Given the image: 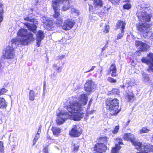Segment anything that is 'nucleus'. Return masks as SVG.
<instances>
[{
  "instance_id": "obj_1",
  "label": "nucleus",
  "mask_w": 153,
  "mask_h": 153,
  "mask_svg": "<svg viewBox=\"0 0 153 153\" xmlns=\"http://www.w3.org/2000/svg\"><path fill=\"white\" fill-rule=\"evenodd\" d=\"M79 98V102L74 101L67 107L68 111L71 114L69 115H73L74 120L76 121L80 120L84 117L83 107L86 104L88 99L87 95L84 94L80 95Z\"/></svg>"
},
{
  "instance_id": "obj_2",
  "label": "nucleus",
  "mask_w": 153,
  "mask_h": 153,
  "mask_svg": "<svg viewBox=\"0 0 153 153\" xmlns=\"http://www.w3.org/2000/svg\"><path fill=\"white\" fill-rule=\"evenodd\" d=\"M18 36L17 38L12 40L13 44L26 45L34 40L33 34L31 32H28L25 29H20L18 33Z\"/></svg>"
},
{
  "instance_id": "obj_3",
  "label": "nucleus",
  "mask_w": 153,
  "mask_h": 153,
  "mask_svg": "<svg viewBox=\"0 0 153 153\" xmlns=\"http://www.w3.org/2000/svg\"><path fill=\"white\" fill-rule=\"evenodd\" d=\"M69 0H56L53 1L52 6L54 11L55 14L54 18L56 19V24L58 26H60L62 23V19L61 18L59 12L60 5L62 6V9L64 11L66 10L69 9L70 7Z\"/></svg>"
},
{
  "instance_id": "obj_4",
  "label": "nucleus",
  "mask_w": 153,
  "mask_h": 153,
  "mask_svg": "<svg viewBox=\"0 0 153 153\" xmlns=\"http://www.w3.org/2000/svg\"><path fill=\"white\" fill-rule=\"evenodd\" d=\"M123 138L125 140H130L133 145L136 146L137 150L146 152H152L153 151V146L149 144L145 145L137 141L134 137L133 134L131 133H126L124 135Z\"/></svg>"
},
{
  "instance_id": "obj_5",
  "label": "nucleus",
  "mask_w": 153,
  "mask_h": 153,
  "mask_svg": "<svg viewBox=\"0 0 153 153\" xmlns=\"http://www.w3.org/2000/svg\"><path fill=\"white\" fill-rule=\"evenodd\" d=\"M119 100L116 98H108L106 101V108L110 111L111 115H115L119 113Z\"/></svg>"
},
{
  "instance_id": "obj_6",
  "label": "nucleus",
  "mask_w": 153,
  "mask_h": 153,
  "mask_svg": "<svg viewBox=\"0 0 153 153\" xmlns=\"http://www.w3.org/2000/svg\"><path fill=\"white\" fill-rule=\"evenodd\" d=\"M32 13H30L27 16L24 18L25 20L30 22L32 23V24H30L28 23H25L24 24L31 31L34 33H36V29L37 26L36 25L38 24V22L36 19H35Z\"/></svg>"
},
{
  "instance_id": "obj_7",
  "label": "nucleus",
  "mask_w": 153,
  "mask_h": 153,
  "mask_svg": "<svg viewBox=\"0 0 153 153\" xmlns=\"http://www.w3.org/2000/svg\"><path fill=\"white\" fill-rule=\"evenodd\" d=\"M107 138L105 137H100L97 140L98 143L94 148V150L96 152L94 153H102L103 152H105L107 149L105 144L107 143Z\"/></svg>"
},
{
  "instance_id": "obj_8",
  "label": "nucleus",
  "mask_w": 153,
  "mask_h": 153,
  "mask_svg": "<svg viewBox=\"0 0 153 153\" xmlns=\"http://www.w3.org/2000/svg\"><path fill=\"white\" fill-rule=\"evenodd\" d=\"M137 30L142 34H145L146 35H147L151 29V25L146 23L137 24Z\"/></svg>"
},
{
  "instance_id": "obj_9",
  "label": "nucleus",
  "mask_w": 153,
  "mask_h": 153,
  "mask_svg": "<svg viewBox=\"0 0 153 153\" xmlns=\"http://www.w3.org/2000/svg\"><path fill=\"white\" fill-rule=\"evenodd\" d=\"M143 63H146L149 65V69L148 71L149 72L153 71V53H149L147 55L146 58L143 57L141 59Z\"/></svg>"
},
{
  "instance_id": "obj_10",
  "label": "nucleus",
  "mask_w": 153,
  "mask_h": 153,
  "mask_svg": "<svg viewBox=\"0 0 153 153\" xmlns=\"http://www.w3.org/2000/svg\"><path fill=\"white\" fill-rule=\"evenodd\" d=\"M11 46H7L5 50V56L8 59H11L13 57L14 55V49L17 48L18 45L17 44H13V43L11 41Z\"/></svg>"
},
{
  "instance_id": "obj_11",
  "label": "nucleus",
  "mask_w": 153,
  "mask_h": 153,
  "mask_svg": "<svg viewBox=\"0 0 153 153\" xmlns=\"http://www.w3.org/2000/svg\"><path fill=\"white\" fill-rule=\"evenodd\" d=\"M137 14L139 20L141 22H149L150 21L151 15L145 11L138 12Z\"/></svg>"
},
{
  "instance_id": "obj_12",
  "label": "nucleus",
  "mask_w": 153,
  "mask_h": 153,
  "mask_svg": "<svg viewBox=\"0 0 153 153\" xmlns=\"http://www.w3.org/2000/svg\"><path fill=\"white\" fill-rule=\"evenodd\" d=\"M57 117L56 120L57 124H61L63 123L65 120L68 118V114L65 110L59 111V113H56Z\"/></svg>"
},
{
  "instance_id": "obj_13",
  "label": "nucleus",
  "mask_w": 153,
  "mask_h": 153,
  "mask_svg": "<svg viewBox=\"0 0 153 153\" xmlns=\"http://www.w3.org/2000/svg\"><path fill=\"white\" fill-rule=\"evenodd\" d=\"M81 134V128L78 125H73L71 131L69 132L70 135L74 137H79Z\"/></svg>"
},
{
  "instance_id": "obj_14",
  "label": "nucleus",
  "mask_w": 153,
  "mask_h": 153,
  "mask_svg": "<svg viewBox=\"0 0 153 153\" xmlns=\"http://www.w3.org/2000/svg\"><path fill=\"white\" fill-rule=\"evenodd\" d=\"M96 87L95 82L91 80H88L84 85V89L88 92H91L94 91Z\"/></svg>"
},
{
  "instance_id": "obj_15",
  "label": "nucleus",
  "mask_w": 153,
  "mask_h": 153,
  "mask_svg": "<svg viewBox=\"0 0 153 153\" xmlns=\"http://www.w3.org/2000/svg\"><path fill=\"white\" fill-rule=\"evenodd\" d=\"M74 24L75 22L73 20L68 19L65 21L62 27L64 30H69L73 27Z\"/></svg>"
},
{
  "instance_id": "obj_16",
  "label": "nucleus",
  "mask_w": 153,
  "mask_h": 153,
  "mask_svg": "<svg viewBox=\"0 0 153 153\" xmlns=\"http://www.w3.org/2000/svg\"><path fill=\"white\" fill-rule=\"evenodd\" d=\"M135 44L140 51H146L148 48V46L146 43L140 41L136 40Z\"/></svg>"
},
{
  "instance_id": "obj_17",
  "label": "nucleus",
  "mask_w": 153,
  "mask_h": 153,
  "mask_svg": "<svg viewBox=\"0 0 153 153\" xmlns=\"http://www.w3.org/2000/svg\"><path fill=\"white\" fill-rule=\"evenodd\" d=\"M36 35V45L39 47L40 46L41 41L45 37L44 33L43 31L39 30L37 32Z\"/></svg>"
},
{
  "instance_id": "obj_18",
  "label": "nucleus",
  "mask_w": 153,
  "mask_h": 153,
  "mask_svg": "<svg viewBox=\"0 0 153 153\" xmlns=\"http://www.w3.org/2000/svg\"><path fill=\"white\" fill-rule=\"evenodd\" d=\"M118 141V144H116L115 146L112 148L111 150L112 153H117L121 149V146L120 145H123L122 140L121 139L118 138L117 139Z\"/></svg>"
},
{
  "instance_id": "obj_19",
  "label": "nucleus",
  "mask_w": 153,
  "mask_h": 153,
  "mask_svg": "<svg viewBox=\"0 0 153 153\" xmlns=\"http://www.w3.org/2000/svg\"><path fill=\"white\" fill-rule=\"evenodd\" d=\"M117 68L115 64H112L110 66V70L108 71V74H110L111 76L113 77H115L117 76Z\"/></svg>"
},
{
  "instance_id": "obj_20",
  "label": "nucleus",
  "mask_w": 153,
  "mask_h": 153,
  "mask_svg": "<svg viewBox=\"0 0 153 153\" xmlns=\"http://www.w3.org/2000/svg\"><path fill=\"white\" fill-rule=\"evenodd\" d=\"M126 99L128 102H132L135 99V97L132 93L129 92L126 96Z\"/></svg>"
},
{
  "instance_id": "obj_21",
  "label": "nucleus",
  "mask_w": 153,
  "mask_h": 153,
  "mask_svg": "<svg viewBox=\"0 0 153 153\" xmlns=\"http://www.w3.org/2000/svg\"><path fill=\"white\" fill-rule=\"evenodd\" d=\"M44 22L45 23V24L44 25V27L47 28L48 29L50 30L49 28H50V29H52L54 27L53 23L52 20H49L48 22Z\"/></svg>"
},
{
  "instance_id": "obj_22",
  "label": "nucleus",
  "mask_w": 153,
  "mask_h": 153,
  "mask_svg": "<svg viewBox=\"0 0 153 153\" xmlns=\"http://www.w3.org/2000/svg\"><path fill=\"white\" fill-rule=\"evenodd\" d=\"M100 27H102V30L105 33H107L108 32L109 29V26L108 25H106L105 24L102 22L100 25Z\"/></svg>"
},
{
  "instance_id": "obj_23",
  "label": "nucleus",
  "mask_w": 153,
  "mask_h": 153,
  "mask_svg": "<svg viewBox=\"0 0 153 153\" xmlns=\"http://www.w3.org/2000/svg\"><path fill=\"white\" fill-rule=\"evenodd\" d=\"M126 25V24L125 22L122 21H119L117 23V28L120 29L121 30H124Z\"/></svg>"
},
{
  "instance_id": "obj_24",
  "label": "nucleus",
  "mask_w": 153,
  "mask_h": 153,
  "mask_svg": "<svg viewBox=\"0 0 153 153\" xmlns=\"http://www.w3.org/2000/svg\"><path fill=\"white\" fill-rule=\"evenodd\" d=\"M37 93H35L34 91L31 90H30L29 94V98L30 100L33 101L35 99V97L36 96Z\"/></svg>"
},
{
  "instance_id": "obj_25",
  "label": "nucleus",
  "mask_w": 153,
  "mask_h": 153,
  "mask_svg": "<svg viewBox=\"0 0 153 153\" xmlns=\"http://www.w3.org/2000/svg\"><path fill=\"white\" fill-rule=\"evenodd\" d=\"M7 103L4 99L3 98H0V108H5L7 106Z\"/></svg>"
},
{
  "instance_id": "obj_26",
  "label": "nucleus",
  "mask_w": 153,
  "mask_h": 153,
  "mask_svg": "<svg viewBox=\"0 0 153 153\" xmlns=\"http://www.w3.org/2000/svg\"><path fill=\"white\" fill-rule=\"evenodd\" d=\"M101 0H94V5L97 7H100L102 5Z\"/></svg>"
},
{
  "instance_id": "obj_27",
  "label": "nucleus",
  "mask_w": 153,
  "mask_h": 153,
  "mask_svg": "<svg viewBox=\"0 0 153 153\" xmlns=\"http://www.w3.org/2000/svg\"><path fill=\"white\" fill-rule=\"evenodd\" d=\"M52 130L53 134L55 135H58L61 131V130L59 128L56 127H53L52 128Z\"/></svg>"
},
{
  "instance_id": "obj_28",
  "label": "nucleus",
  "mask_w": 153,
  "mask_h": 153,
  "mask_svg": "<svg viewBox=\"0 0 153 153\" xmlns=\"http://www.w3.org/2000/svg\"><path fill=\"white\" fill-rule=\"evenodd\" d=\"M54 69L57 71V72H61L62 69V67L61 66L58 67L57 65L54 64L53 65Z\"/></svg>"
},
{
  "instance_id": "obj_29",
  "label": "nucleus",
  "mask_w": 153,
  "mask_h": 153,
  "mask_svg": "<svg viewBox=\"0 0 153 153\" xmlns=\"http://www.w3.org/2000/svg\"><path fill=\"white\" fill-rule=\"evenodd\" d=\"M39 137L40 134H39V133H37L35 137L34 140H33V146L35 145Z\"/></svg>"
},
{
  "instance_id": "obj_30",
  "label": "nucleus",
  "mask_w": 153,
  "mask_h": 153,
  "mask_svg": "<svg viewBox=\"0 0 153 153\" xmlns=\"http://www.w3.org/2000/svg\"><path fill=\"white\" fill-rule=\"evenodd\" d=\"M142 76L143 78V80L144 82H147L149 80L148 75L146 73H143L142 74Z\"/></svg>"
},
{
  "instance_id": "obj_31",
  "label": "nucleus",
  "mask_w": 153,
  "mask_h": 153,
  "mask_svg": "<svg viewBox=\"0 0 153 153\" xmlns=\"http://www.w3.org/2000/svg\"><path fill=\"white\" fill-rule=\"evenodd\" d=\"M3 5L0 4V22L2 21L3 19L2 15L3 12V10L2 9Z\"/></svg>"
},
{
  "instance_id": "obj_32",
  "label": "nucleus",
  "mask_w": 153,
  "mask_h": 153,
  "mask_svg": "<svg viewBox=\"0 0 153 153\" xmlns=\"http://www.w3.org/2000/svg\"><path fill=\"white\" fill-rule=\"evenodd\" d=\"M150 131V130L146 127L143 128L140 131V133H147Z\"/></svg>"
},
{
  "instance_id": "obj_33",
  "label": "nucleus",
  "mask_w": 153,
  "mask_h": 153,
  "mask_svg": "<svg viewBox=\"0 0 153 153\" xmlns=\"http://www.w3.org/2000/svg\"><path fill=\"white\" fill-rule=\"evenodd\" d=\"M4 149L2 141H0V153H4Z\"/></svg>"
},
{
  "instance_id": "obj_34",
  "label": "nucleus",
  "mask_w": 153,
  "mask_h": 153,
  "mask_svg": "<svg viewBox=\"0 0 153 153\" xmlns=\"http://www.w3.org/2000/svg\"><path fill=\"white\" fill-rule=\"evenodd\" d=\"M73 147L74 151L76 152L78 150L79 145L78 143L76 144H74Z\"/></svg>"
},
{
  "instance_id": "obj_35",
  "label": "nucleus",
  "mask_w": 153,
  "mask_h": 153,
  "mask_svg": "<svg viewBox=\"0 0 153 153\" xmlns=\"http://www.w3.org/2000/svg\"><path fill=\"white\" fill-rule=\"evenodd\" d=\"M71 12L72 13H74L76 15H78L79 14L78 10L74 8H71Z\"/></svg>"
},
{
  "instance_id": "obj_36",
  "label": "nucleus",
  "mask_w": 153,
  "mask_h": 153,
  "mask_svg": "<svg viewBox=\"0 0 153 153\" xmlns=\"http://www.w3.org/2000/svg\"><path fill=\"white\" fill-rule=\"evenodd\" d=\"M112 93L114 94H117L118 95L119 94L120 92L118 89H113L111 91Z\"/></svg>"
},
{
  "instance_id": "obj_37",
  "label": "nucleus",
  "mask_w": 153,
  "mask_h": 153,
  "mask_svg": "<svg viewBox=\"0 0 153 153\" xmlns=\"http://www.w3.org/2000/svg\"><path fill=\"white\" fill-rule=\"evenodd\" d=\"M129 85L132 86H134L135 85V82L134 80L133 79H131L130 81L128 82Z\"/></svg>"
},
{
  "instance_id": "obj_38",
  "label": "nucleus",
  "mask_w": 153,
  "mask_h": 153,
  "mask_svg": "<svg viewBox=\"0 0 153 153\" xmlns=\"http://www.w3.org/2000/svg\"><path fill=\"white\" fill-rule=\"evenodd\" d=\"M119 129V126H116L114 129L112 131V132L113 134H117L118 131Z\"/></svg>"
},
{
  "instance_id": "obj_39",
  "label": "nucleus",
  "mask_w": 153,
  "mask_h": 153,
  "mask_svg": "<svg viewBox=\"0 0 153 153\" xmlns=\"http://www.w3.org/2000/svg\"><path fill=\"white\" fill-rule=\"evenodd\" d=\"M124 30H121V33H119L117 36V39H121L122 37L124 35Z\"/></svg>"
},
{
  "instance_id": "obj_40",
  "label": "nucleus",
  "mask_w": 153,
  "mask_h": 153,
  "mask_svg": "<svg viewBox=\"0 0 153 153\" xmlns=\"http://www.w3.org/2000/svg\"><path fill=\"white\" fill-rule=\"evenodd\" d=\"M7 90L4 88H3L0 90V95L4 94L6 93Z\"/></svg>"
},
{
  "instance_id": "obj_41",
  "label": "nucleus",
  "mask_w": 153,
  "mask_h": 153,
  "mask_svg": "<svg viewBox=\"0 0 153 153\" xmlns=\"http://www.w3.org/2000/svg\"><path fill=\"white\" fill-rule=\"evenodd\" d=\"M49 19H48V18L46 17L45 16H43L41 20L42 22L43 23L45 24V23L44 22H48Z\"/></svg>"
},
{
  "instance_id": "obj_42",
  "label": "nucleus",
  "mask_w": 153,
  "mask_h": 153,
  "mask_svg": "<svg viewBox=\"0 0 153 153\" xmlns=\"http://www.w3.org/2000/svg\"><path fill=\"white\" fill-rule=\"evenodd\" d=\"M57 74V72H54L51 75V78L53 79H55L56 78V76Z\"/></svg>"
},
{
  "instance_id": "obj_43",
  "label": "nucleus",
  "mask_w": 153,
  "mask_h": 153,
  "mask_svg": "<svg viewBox=\"0 0 153 153\" xmlns=\"http://www.w3.org/2000/svg\"><path fill=\"white\" fill-rule=\"evenodd\" d=\"M131 5L129 4H127L123 6V7L124 9H129L131 8Z\"/></svg>"
},
{
  "instance_id": "obj_44",
  "label": "nucleus",
  "mask_w": 153,
  "mask_h": 153,
  "mask_svg": "<svg viewBox=\"0 0 153 153\" xmlns=\"http://www.w3.org/2000/svg\"><path fill=\"white\" fill-rule=\"evenodd\" d=\"M108 81L111 83H115L117 81L115 79H114L111 77H109L108 79Z\"/></svg>"
},
{
  "instance_id": "obj_45",
  "label": "nucleus",
  "mask_w": 153,
  "mask_h": 153,
  "mask_svg": "<svg viewBox=\"0 0 153 153\" xmlns=\"http://www.w3.org/2000/svg\"><path fill=\"white\" fill-rule=\"evenodd\" d=\"M110 1L111 2L112 4H114L118 3L119 1V0H110Z\"/></svg>"
},
{
  "instance_id": "obj_46",
  "label": "nucleus",
  "mask_w": 153,
  "mask_h": 153,
  "mask_svg": "<svg viewBox=\"0 0 153 153\" xmlns=\"http://www.w3.org/2000/svg\"><path fill=\"white\" fill-rule=\"evenodd\" d=\"M43 151L45 153H48L47 146H45L44 147Z\"/></svg>"
},
{
  "instance_id": "obj_47",
  "label": "nucleus",
  "mask_w": 153,
  "mask_h": 153,
  "mask_svg": "<svg viewBox=\"0 0 153 153\" xmlns=\"http://www.w3.org/2000/svg\"><path fill=\"white\" fill-rule=\"evenodd\" d=\"M95 68H96L95 66H92L91 68L88 71L85 72V73H86L90 72L93 71V70H94Z\"/></svg>"
},
{
  "instance_id": "obj_48",
  "label": "nucleus",
  "mask_w": 153,
  "mask_h": 153,
  "mask_svg": "<svg viewBox=\"0 0 153 153\" xmlns=\"http://www.w3.org/2000/svg\"><path fill=\"white\" fill-rule=\"evenodd\" d=\"M108 40H106V42L104 46L103 47L105 49H106L108 46Z\"/></svg>"
},
{
  "instance_id": "obj_49",
  "label": "nucleus",
  "mask_w": 153,
  "mask_h": 153,
  "mask_svg": "<svg viewBox=\"0 0 153 153\" xmlns=\"http://www.w3.org/2000/svg\"><path fill=\"white\" fill-rule=\"evenodd\" d=\"M65 56V55H62L59 56H58V58L60 60H62V59L64 58Z\"/></svg>"
},
{
  "instance_id": "obj_50",
  "label": "nucleus",
  "mask_w": 153,
  "mask_h": 153,
  "mask_svg": "<svg viewBox=\"0 0 153 153\" xmlns=\"http://www.w3.org/2000/svg\"><path fill=\"white\" fill-rule=\"evenodd\" d=\"M92 99H91L90 100V101H89V103L88 104V107L87 108V110H88L89 108L91 106V104L92 103Z\"/></svg>"
},
{
  "instance_id": "obj_51",
  "label": "nucleus",
  "mask_w": 153,
  "mask_h": 153,
  "mask_svg": "<svg viewBox=\"0 0 153 153\" xmlns=\"http://www.w3.org/2000/svg\"><path fill=\"white\" fill-rule=\"evenodd\" d=\"M42 127V126L40 125L39 127L37 133H39V134H40V133L41 132Z\"/></svg>"
},
{
  "instance_id": "obj_52",
  "label": "nucleus",
  "mask_w": 153,
  "mask_h": 153,
  "mask_svg": "<svg viewBox=\"0 0 153 153\" xmlns=\"http://www.w3.org/2000/svg\"><path fill=\"white\" fill-rule=\"evenodd\" d=\"M94 111V110H91V111H89L88 112V114H92Z\"/></svg>"
},
{
  "instance_id": "obj_53",
  "label": "nucleus",
  "mask_w": 153,
  "mask_h": 153,
  "mask_svg": "<svg viewBox=\"0 0 153 153\" xmlns=\"http://www.w3.org/2000/svg\"><path fill=\"white\" fill-rule=\"evenodd\" d=\"M139 151H140V152H137V153H148L149 152H142L141 150H138ZM153 151H152V152Z\"/></svg>"
},
{
  "instance_id": "obj_54",
  "label": "nucleus",
  "mask_w": 153,
  "mask_h": 153,
  "mask_svg": "<svg viewBox=\"0 0 153 153\" xmlns=\"http://www.w3.org/2000/svg\"><path fill=\"white\" fill-rule=\"evenodd\" d=\"M35 1V4L36 5L37 3H38L39 0H34Z\"/></svg>"
},
{
  "instance_id": "obj_55",
  "label": "nucleus",
  "mask_w": 153,
  "mask_h": 153,
  "mask_svg": "<svg viewBox=\"0 0 153 153\" xmlns=\"http://www.w3.org/2000/svg\"><path fill=\"white\" fill-rule=\"evenodd\" d=\"M102 67H101V69L100 70V74H102Z\"/></svg>"
},
{
  "instance_id": "obj_56",
  "label": "nucleus",
  "mask_w": 153,
  "mask_h": 153,
  "mask_svg": "<svg viewBox=\"0 0 153 153\" xmlns=\"http://www.w3.org/2000/svg\"><path fill=\"white\" fill-rule=\"evenodd\" d=\"M105 49H105V48H104L103 47L102 48V49H101L102 52H103L104 50H105Z\"/></svg>"
},
{
  "instance_id": "obj_57",
  "label": "nucleus",
  "mask_w": 153,
  "mask_h": 153,
  "mask_svg": "<svg viewBox=\"0 0 153 153\" xmlns=\"http://www.w3.org/2000/svg\"><path fill=\"white\" fill-rule=\"evenodd\" d=\"M151 37H152V39H153V33H152V35H151Z\"/></svg>"
},
{
  "instance_id": "obj_58",
  "label": "nucleus",
  "mask_w": 153,
  "mask_h": 153,
  "mask_svg": "<svg viewBox=\"0 0 153 153\" xmlns=\"http://www.w3.org/2000/svg\"><path fill=\"white\" fill-rule=\"evenodd\" d=\"M130 122V120H129L128 122V124Z\"/></svg>"
},
{
  "instance_id": "obj_59",
  "label": "nucleus",
  "mask_w": 153,
  "mask_h": 153,
  "mask_svg": "<svg viewBox=\"0 0 153 153\" xmlns=\"http://www.w3.org/2000/svg\"><path fill=\"white\" fill-rule=\"evenodd\" d=\"M126 0V2H128V0Z\"/></svg>"
},
{
  "instance_id": "obj_60",
  "label": "nucleus",
  "mask_w": 153,
  "mask_h": 153,
  "mask_svg": "<svg viewBox=\"0 0 153 153\" xmlns=\"http://www.w3.org/2000/svg\"><path fill=\"white\" fill-rule=\"evenodd\" d=\"M91 7H89V9H90V10H91Z\"/></svg>"
}]
</instances>
